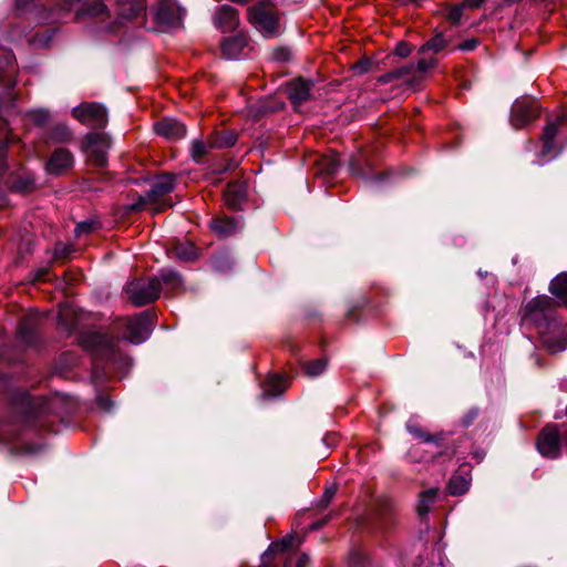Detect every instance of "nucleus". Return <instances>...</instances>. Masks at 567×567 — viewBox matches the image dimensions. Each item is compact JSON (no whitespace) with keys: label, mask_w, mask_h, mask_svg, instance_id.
Masks as SVG:
<instances>
[{"label":"nucleus","mask_w":567,"mask_h":567,"mask_svg":"<svg viewBox=\"0 0 567 567\" xmlns=\"http://www.w3.org/2000/svg\"><path fill=\"white\" fill-rule=\"evenodd\" d=\"M83 346L90 349L95 355L111 360L115 355L117 340L106 334L91 332L83 337Z\"/></svg>","instance_id":"obj_7"},{"label":"nucleus","mask_w":567,"mask_h":567,"mask_svg":"<svg viewBox=\"0 0 567 567\" xmlns=\"http://www.w3.org/2000/svg\"><path fill=\"white\" fill-rule=\"evenodd\" d=\"M9 66H12V54L0 50V72L4 71Z\"/></svg>","instance_id":"obj_38"},{"label":"nucleus","mask_w":567,"mask_h":567,"mask_svg":"<svg viewBox=\"0 0 567 567\" xmlns=\"http://www.w3.org/2000/svg\"><path fill=\"white\" fill-rule=\"evenodd\" d=\"M292 539H293L292 537H286L281 542L274 543L269 547L268 551H266L264 554V556H267L269 553H272V551H284V550L288 549L292 544Z\"/></svg>","instance_id":"obj_34"},{"label":"nucleus","mask_w":567,"mask_h":567,"mask_svg":"<svg viewBox=\"0 0 567 567\" xmlns=\"http://www.w3.org/2000/svg\"><path fill=\"white\" fill-rule=\"evenodd\" d=\"M24 330H25V323H23V324L20 327V329H19V333H20L21 336H23V334H24Z\"/></svg>","instance_id":"obj_55"},{"label":"nucleus","mask_w":567,"mask_h":567,"mask_svg":"<svg viewBox=\"0 0 567 567\" xmlns=\"http://www.w3.org/2000/svg\"><path fill=\"white\" fill-rule=\"evenodd\" d=\"M394 53L401 58H406L412 53V45L405 41H401L396 44Z\"/></svg>","instance_id":"obj_37"},{"label":"nucleus","mask_w":567,"mask_h":567,"mask_svg":"<svg viewBox=\"0 0 567 567\" xmlns=\"http://www.w3.org/2000/svg\"><path fill=\"white\" fill-rule=\"evenodd\" d=\"M85 142L92 143V142H106L105 136L103 134L99 133H89L86 135Z\"/></svg>","instance_id":"obj_45"},{"label":"nucleus","mask_w":567,"mask_h":567,"mask_svg":"<svg viewBox=\"0 0 567 567\" xmlns=\"http://www.w3.org/2000/svg\"><path fill=\"white\" fill-rule=\"evenodd\" d=\"M360 66H361V71H362V72L367 71V68H365V65H364V64H361Z\"/></svg>","instance_id":"obj_56"},{"label":"nucleus","mask_w":567,"mask_h":567,"mask_svg":"<svg viewBox=\"0 0 567 567\" xmlns=\"http://www.w3.org/2000/svg\"><path fill=\"white\" fill-rule=\"evenodd\" d=\"M478 416V409L473 408L471 409L463 417L462 423L464 426H470L473 424V422Z\"/></svg>","instance_id":"obj_39"},{"label":"nucleus","mask_w":567,"mask_h":567,"mask_svg":"<svg viewBox=\"0 0 567 567\" xmlns=\"http://www.w3.org/2000/svg\"><path fill=\"white\" fill-rule=\"evenodd\" d=\"M80 1H81V0H63V3H64L66 7L71 8V7H73L75 3L80 2Z\"/></svg>","instance_id":"obj_52"},{"label":"nucleus","mask_w":567,"mask_h":567,"mask_svg":"<svg viewBox=\"0 0 567 567\" xmlns=\"http://www.w3.org/2000/svg\"><path fill=\"white\" fill-rule=\"evenodd\" d=\"M422 79V75L416 74L415 64L411 62L382 74L378 78V83L388 84L394 81H402L410 86H414Z\"/></svg>","instance_id":"obj_9"},{"label":"nucleus","mask_w":567,"mask_h":567,"mask_svg":"<svg viewBox=\"0 0 567 567\" xmlns=\"http://www.w3.org/2000/svg\"><path fill=\"white\" fill-rule=\"evenodd\" d=\"M539 453L548 458H556L560 454V439L556 426H546L537 440Z\"/></svg>","instance_id":"obj_11"},{"label":"nucleus","mask_w":567,"mask_h":567,"mask_svg":"<svg viewBox=\"0 0 567 567\" xmlns=\"http://www.w3.org/2000/svg\"><path fill=\"white\" fill-rule=\"evenodd\" d=\"M114 7L118 20L132 21L145 16L146 0H107Z\"/></svg>","instance_id":"obj_10"},{"label":"nucleus","mask_w":567,"mask_h":567,"mask_svg":"<svg viewBox=\"0 0 567 567\" xmlns=\"http://www.w3.org/2000/svg\"><path fill=\"white\" fill-rule=\"evenodd\" d=\"M155 134L165 140H182L186 137V126L174 117H164L154 123Z\"/></svg>","instance_id":"obj_12"},{"label":"nucleus","mask_w":567,"mask_h":567,"mask_svg":"<svg viewBox=\"0 0 567 567\" xmlns=\"http://www.w3.org/2000/svg\"><path fill=\"white\" fill-rule=\"evenodd\" d=\"M312 86L311 80L293 79L287 85L288 99L293 105H300L310 99Z\"/></svg>","instance_id":"obj_15"},{"label":"nucleus","mask_w":567,"mask_h":567,"mask_svg":"<svg viewBox=\"0 0 567 567\" xmlns=\"http://www.w3.org/2000/svg\"><path fill=\"white\" fill-rule=\"evenodd\" d=\"M183 19V10L171 0H163L158 3L154 20L163 29L179 27Z\"/></svg>","instance_id":"obj_8"},{"label":"nucleus","mask_w":567,"mask_h":567,"mask_svg":"<svg viewBox=\"0 0 567 567\" xmlns=\"http://www.w3.org/2000/svg\"><path fill=\"white\" fill-rule=\"evenodd\" d=\"M0 142H21L16 140L8 122L2 117H0Z\"/></svg>","instance_id":"obj_32"},{"label":"nucleus","mask_w":567,"mask_h":567,"mask_svg":"<svg viewBox=\"0 0 567 567\" xmlns=\"http://www.w3.org/2000/svg\"><path fill=\"white\" fill-rule=\"evenodd\" d=\"M565 348H566V343L561 342V343H559V346L557 348H550V350L554 352V351H558V350H564Z\"/></svg>","instance_id":"obj_53"},{"label":"nucleus","mask_w":567,"mask_h":567,"mask_svg":"<svg viewBox=\"0 0 567 567\" xmlns=\"http://www.w3.org/2000/svg\"><path fill=\"white\" fill-rule=\"evenodd\" d=\"M565 130H567V110L563 109L546 116L540 140L542 142H553Z\"/></svg>","instance_id":"obj_13"},{"label":"nucleus","mask_w":567,"mask_h":567,"mask_svg":"<svg viewBox=\"0 0 567 567\" xmlns=\"http://www.w3.org/2000/svg\"><path fill=\"white\" fill-rule=\"evenodd\" d=\"M214 23L221 32H231L239 24V12L229 4H223L214 16Z\"/></svg>","instance_id":"obj_14"},{"label":"nucleus","mask_w":567,"mask_h":567,"mask_svg":"<svg viewBox=\"0 0 567 567\" xmlns=\"http://www.w3.org/2000/svg\"><path fill=\"white\" fill-rule=\"evenodd\" d=\"M324 523H326V520L315 523V524L311 526V529H318V528H320Z\"/></svg>","instance_id":"obj_54"},{"label":"nucleus","mask_w":567,"mask_h":567,"mask_svg":"<svg viewBox=\"0 0 567 567\" xmlns=\"http://www.w3.org/2000/svg\"><path fill=\"white\" fill-rule=\"evenodd\" d=\"M214 144H193V155L196 156L198 154L205 153L208 148H210Z\"/></svg>","instance_id":"obj_44"},{"label":"nucleus","mask_w":567,"mask_h":567,"mask_svg":"<svg viewBox=\"0 0 567 567\" xmlns=\"http://www.w3.org/2000/svg\"><path fill=\"white\" fill-rule=\"evenodd\" d=\"M102 144H82V148L84 153H96V163L103 165L105 163V155L103 151L99 150V146Z\"/></svg>","instance_id":"obj_33"},{"label":"nucleus","mask_w":567,"mask_h":567,"mask_svg":"<svg viewBox=\"0 0 567 567\" xmlns=\"http://www.w3.org/2000/svg\"><path fill=\"white\" fill-rule=\"evenodd\" d=\"M289 51L285 48L276 49L274 52V56L278 61H287L289 59Z\"/></svg>","instance_id":"obj_42"},{"label":"nucleus","mask_w":567,"mask_h":567,"mask_svg":"<svg viewBox=\"0 0 567 567\" xmlns=\"http://www.w3.org/2000/svg\"><path fill=\"white\" fill-rule=\"evenodd\" d=\"M463 10L464 8L461 3L458 6L452 7L447 12V20L453 24H457L463 16Z\"/></svg>","instance_id":"obj_36"},{"label":"nucleus","mask_w":567,"mask_h":567,"mask_svg":"<svg viewBox=\"0 0 567 567\" xmlns=\"http://www.w3.org/2000/svg\"><path fill=\"white\" fill-rule=\"evenodd\" d=\"M476 45H477V41L476 40H470V41H465V42L461 43L458 45V49H461L463 51H470V50L475 49Z\"/></svg>","instance_id":"obj_47"},{"label":"nucleus","mask_w":567,"mask_h":567,"mask_svg":"<svg viewBox=\"0 0 567 567\" xmlns=\"http://www.w3.org/2000/svg\"><path fill=\"white\" fill-rule=\"evenodd\" d=\"M72 115L91 128H104L107 124L106 109L95 102H84L72 110Z\"/></svg>","instance_id":"obj_4"},{"label":"nucleus","mask_w":567,"mask_h":567,"mask_svg":"<svg viewBox=\"0 0 567 567\" xmlns=\"http://www.w3.org/2000/svg\"><path fill=\"white\" fill-rule=\"evenodd\" d=\"M56 134L60 137V142H68V141L72 140V134L69 131V128L65 127V126H62V125L58 126L56 127Z\"/></svg>","instance_id":"obj_40"},{"label":"nucleus","mask_w":567,"mask_h":567,"mask_svg":"<svg viewBox=\"0 0 567 567\" xmlns=\"http://www.w3.org/2000/svg\"><path fill=\"white\" fill-rule=\"evenodd\" d=\"M144 181L150 182L151 189L144 196L138 197V202L131 206L132 210H138L145 204L156 202L159 197L171 193L175 187V176L173 174H163L153 179L145 178Z\"/></svg>","instance_id":"obj_5"},{"label":"nucleus","mask_w":567,"mask_h":567,"mask_svg":"<svg viewBox=\"0 0 567 567\" xmlns=\"http://www.w3.org/2000/svg\"><path fill=\"white\" fill-rule=\"evenodd\" d=\"M127 333L124 338L133 344H140L148 339L153 330V315L144 311L126 320Z\"/></svg>","instance_id":"obj_6"},{"label":"nucleus","mask_w":567,"mask_h":567,"mask_svg":"<svg viewBox=\"0 0 567 567\" xmlns=\"http://www.w3.org/2000/svg\"><path fill=\"white\" fill-rule=\"evenodd\" d=\"M16 436L6 429H0V443L10 445L11 453L14 454H34L39 451V447L32 444L23 446H17L13 444Z\"/></svg>","instance_id":"obj_21"},{"label":"nucleus","mask_w":567,"mask_h":567,"mask_svg":"<svg viewBox=\"0 0 567 567\" xmlns=\"http://www.w3.org/2000/svg\"><path fill=\"white\" fill-rule=\"evenodd\" d=\"M287 381L281 377H270L264 389V395L277 396L285 392Z\"/></svg>","instance_id":"obj_26"},{"label":"nucleus","mask_w":567,"mask_h":567,"mask_svg":"<svg viewBox=\"0 0 567 567\" xmlns=\"http://www.w3.org/2000/svg\"><path fill=\"white\" fill-rule=\"evenodd\" d=\"M553 306V299L548 296H539L530 300L527 305V311L529 313L534 312H545L549 310Z\"/></svg>","instance_id":"obj_28"},{"label":"nucleus","mask_w":567,"mask_h":567,"mask_svg":"<svg viewBox=\"0 0 567 567\" xmlns=\"http://www.w3.org/2000/svg\"><path fill=\"white\" fill-rule=\"evenodd\" d=\"M248 21L264 34L271 37L277 34L279 29V18L271 0H260L249 7Z\"/></svg>","instance_id":"obj_2"},{"label":"nucleus","mask_w":567,"mask_h":567,"mask_svg":"<svg viewBox=\"0 0 567 567\" xmlns=\"http://www.w3.org/2000/svg\"><path fill=\"white\" fill-rule=\"evenodd\" d=\"M226 205L231 209H239L246 199V185L244 183H229L224 194Z\"/></svg>","instance_id":"obj_19"},{"label":"nucleus","mask_w":567,"mask_h":567,"mask_svg":"<svg viewBox=\"0 0 567 567\" xmlns=\"http://www.w3.org/2000/svg\"><path fill=\"white\" fill-rule=\"evenodd\" d=\"M210 228L218 236L227 237L237 231L239 221L233 217H217L210 221Z\"/></svg>","instance_id":"obj_20"},{"label":"nucleus","mask_w":567,"mask_h":567,"mask_svg":"<svg viewBox=\"0 0 567 567\" xmlns=\"http://www.w3.org/2000/svg\"><path fill=\"white\" fill-rule=\"evenodd\" d=\"M401 4H409V3H414L415 6H420V3L423 1V0H399Z\"/></svg>","instance_id":"obj_51"},{"label":"nucleus","mask_w":567,"mask_h":567,"mask_svg":"<svg viewBox=\"0 0 567 567\" xmlns=\"http://www.w3.org/2000/svg\"><path fill=\"white\" fill-rule=\"evenodd\" d=\"M73 163L72 154L65 148H58L47 162L48 173L59 175L70 168Z\"/></svg>","instance_id":"obj_16"},{"label":"nucleus","mask_w":567,"mask_h":567,"mask_svg":"<svg viewBox=\"0 0 567 567\" xmlns=\"http://www.w3.org/2000/svg\"><path fill=\"white\" fill-rule=\"evenodd\" d=\"M93 228V224L90 221H83L76 225L75 233L78 236L90 233Z\"/></svg>","instance_id":"obj_41"},{"label":"nucleus","mask_w":567,"mask_h":567,"mask_svg":"<svg viewBox=\"0 0 567 567\" xmlns=\"http://www.w3.org/2000/svg\"><path fill=\"white\" fill-rule=\"evenodd\" d=\"M437 64V60L433 56L426 58L422 56L417 63L415 64L416 74L422 75L429 70L435 68Z\"/></svg>","instance_id":"obj_31"},{"label":"nucleus","mask_w":567,"mask_h":567,"mask_svg":"<svg viewBox=\"0 0 567 567\" xmlns=\"http://www.w3.org/2000/svg\"><path fill=\"white\" fill-rule=\"evenodd\" d=\"M540 115L538 101L530 96L517 99L511 109V123L515 128H523Z\"/></svg>","instance_id":"obj_3"},{"label":"nucleus","mask_w":567,"mask_h":567,"mask_svg":"<svg viewBox=\"0 0 567 567\" xmlns=\"http://www.w3.org/2000/svg\"><path fill=\"white\" fill-rule=\"evenodd\" d=\"M174 251L176 257L183 261H192L197 257L196 247L192 243L178 244Z\"/></svg>","instance_id":"obj_29"},{"label":"nucleus","mask_w":567,"mask_h":567,"mask_svg":"<svg viewBox=\"0 0 567 567\" xmlns=\"http://www.w3.org/2000/svg\"><path fill=\"white\" fill-rule=\"evenodd\" d=\"M32 115H33L34 121L39 124L44 123L48 118V113L42 112V111L34 112V113H32Z\"/></svg>","instance_id":"obj_48"},{"label":"nucleus","mask_w":567,"mask_h":567,"mask_svg":"<svg viewBox=\"0 0 567 567\" xmlns=\"http://www.w3.org/2000/svg\"><path fill=\"white\" fill-rule=\"evenodd\" d=\"M334 494H336V488H334V487L327 488V489L324 491L323 496H322V503H323L324 505H327V504L332 499V497L334 496Z\"/></svg>","instance_id":"obj_46"},{"label":"nucleus","mask_w":567,"mask_h":567,"mask_svg":"<svg viewBox=\"0 0 567 567\" xmlns=\"http://www.w3.org/2000/svg\"><path fill=\"white\" fill-rule=\"evenodd\" d=\"M406 430L414 437L419 439L420 441H422L424 443H434V444L439 445L440 442L443 441V434L442 433L430 434V433H427L426 431H424L423 429H421L416 424L408 423L406 424Z\"/></svg>","instance_id":"obj_23"},{"label":"nucleus","mask_w":567,"mask_h":567,"mask_svg":"<svg viewBox=\"0 0 567 567\" xmlns=\"http://www.w3.org/2000/svg\"><path fill=\"white\" fill-rule=\"evenodd\" d=\"M34 0H16V7L19 10H23L29 7Z\"/></svg>","instance_id":"obj_49"},{"label":"nucleus","mask_w":567,"mask_h":567,"mask_svg":"<svg viewBox=\"0 0 567 567\" xmlns=\"http://www.w3.org/2000/svg\"><path fill=\"white\" fill-rule=\"evenodd\" d=\"M486 0H463L461 4L463 8L478 9Z\"/></svg>","instance_id":"obj_43"},{"label":"nucleus","mask_w":567,"mask_h":567,"mask_svg":"<svg viewBox=\"0 0 567 567\" xmlns=\"http://www.w3.org/2000/svg\"><path fill=\"white\" fill-rule=\"evenodd\" d=\"M549 291L557 298L567 302V272L560 274L551 280Z\"/></svg>","instance_id":"obj_25"},{"label":"nucleus","mask_w":567,"mask_h":567,"mask_svg":"<svg viewBox=\"0 0 567 567\" xmlns=\"http://www.w3.org/2000/svg\"><path fill=\"white\" fill-rule=\"evenodd\" d=\"M446 47L447 40L444 38L443 33L440 32L434 34L419 49V54L425 55V53L430 51H432L433 53H439L443 51Z\"/></svg>","instance_id":"obj_24"},{"label":"nucleus","mask_w":567,"mask_h":567,"mask_svg":"<svg viewBox=\"0 0 567 567\" xmlns=\"http://www.w3.org/2000/svg\"><path fill=\"white\" fill-rule=\"evenodd\" d=\"M556 145L557 144H551V143L543 144V148L540 152L542 158H539V161H538L539 164H543L548 158H553L556 156Z\"/></svg>","instance_id":"obj_35"},{"label":"nucleus","mask_w":567,"mask_h":567,"mask_svg":"<svg viewBox=\"0 0 567 567\" xmlns=\"http://www.w3.org/2000/svg\"><path fill=\"white\" fill-rule=\"evenodd\" d=\"M309 561V556L306 554H302L297 563V567H305Z\"/></svg>","instance_id":"obj_50"},{"label":"nucleus","mask_w":567,"mask_h":567,"mask_svg":"<svg viewBox=\"0 0 567 567\" xmlns=\"http://www.w3.org/2000/svg\"><path fill=\"white\" fill-rule=\"evenodd\" d=\"M470 482L462 475L451 477L447 489L451 495H462L468 491Z\"/></svg>","instance_id":"obj_27"},{"label":"nucleus","mask_w":567,"mask_h":567,"mask_svg":"<svg viewBox=\"0 0 567 567\" xmlns=\"http://www.w3.org/2000/svg\"><path fill=\"white\" fill-rule=\"evenodd\" d=\"M248 40L244 33L226 38L221 42V52L228 59L238 58L247 47Z\"/></svg>","instance_id":"obj_18"},{"label":"nucleus","mask_w":567,"mask_h":567,"mask_svg":"<svg viewBox=\"0 0 567 567\" xmlns=\"http://www.w3.org/2000/svg\"><path fill=\"white\" fill-rule=\"evenodd\" d=\"M181 276L173 270H162L158 276L152 278L134 279L126 285L128 299L137 307L155 301L161 293L162 286L172 290L182 286Z\"/></svg>","instance_id":"obj_1"},{"label":"nucleus","mask_w":567,"mask_h":567,"mask_svg":"<svg viewBox=\"0 0 567 567\" xmlns=\"http://www.w3.org/2000/svg\"><path fill=\"white\" fill-rule=\"evenodd\" d=\"M327 368V361L323 359L313 360L307 362L303 365L305 373L310 378H316L324 372Z\"/></svg>","instance_id":"obj_30"},{"label":"nucleus","mask_w":567,"mask_h":567,"mask_svg":"<svg viewBox=\"0 0 567 567\" xmlns=\"http://www.w3.org/2000/svg\"><path fill=\"white\" fill-rule=\"evenodd\" d=\"M84 16L99 19L100 21H106L111 18V10L104 0L89 1L76 12L78 18Z\"/></svg>","instance_id":"obj_17"},{"label":"nucleus","mask_w":567,"mask_h":567,"mask_svg":"<svg viewBox=\"0 0 567 567\" xmlns=\"http://www.w3.org/2000/svg\"><path fill=\"white\" fill-rule=\"evenodd\" d=\"M437 498V488H429L422 492L419 496V503L416 506L417 514L420 516L426 515Z\"/></svg>","instance_id":"obj_22"}]
</instances>
